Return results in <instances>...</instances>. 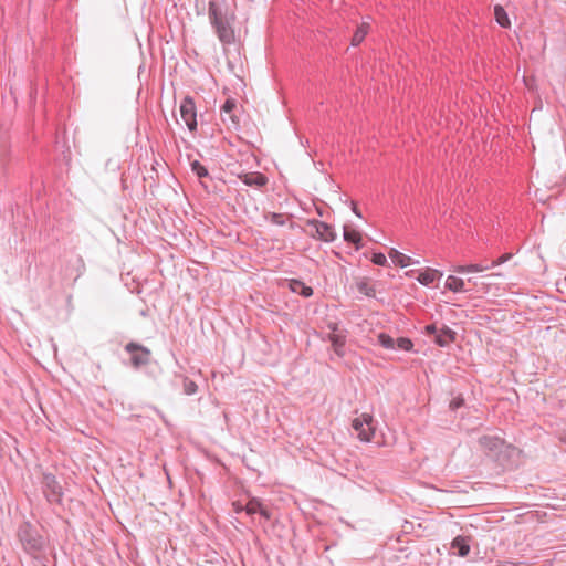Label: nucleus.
<instances>
[{"label":"nucleus","instance_id":"obj_1","mask_svg":"<svg viewBox=\"0 0 566 566\" xmlns=\"http://www.w3.org/2000/svg\"><path fill=\"white\" fill-rule=\"evenodd\" d=\"M208 15L220 42L231 44L234 41V30L232 27L234 15L230 12L228 4L224 1H210Z\"/></svg>","mask_w":566,"mask_h":566},{"label":"nucleus","instance_id":"obj_2","mask_svg":"<svg viewBox=\"0 0 566 566\" xmlns=\"http://www.w3.org/2000/svg\"><path fill=\"white\" fill-rule=\"evenodd\" d=\"M17 537L23 551L31 556H36L44 548L43 537L36 527L28 521H24L19 525Z\"/></svg>","mask_w":566,"mask_h":566},{"label":"nucleus","instance_id":"obj_3","mask_svg":"<svg viewBox=\"0 0 566 566\" xmlns=\"http://www.w3.org/2000/svg\"><path fill=\"white\" fill-rule=\"evenodd\" d=\"M130 355V364L135 369L147 366L150 363L151 352L146 346L136 342H129L124 347Z\"/></svg>","mask_w":566,"mask_h":566},{"label":"nucleus","instance_id":"obj_4","mask_svg":"<svg viewBox=\"0 0 566 566\" xmlns=\"http://www.w3.org/2000/svg\"><path fill=\"white\" fill-rule=\"evenodd\" d=\"M352 427L360 441L369 442L375 433L374 418L369 413H363L352 421Z\"/></svg>","mask_w":566,"mask_h":566},{"label":"nucleus","instance_id":"obj_5","mask_svg":"<svg viewBox=\"0 0 566 566\" xmlns=\"http://www.w3.org/2000/svg\"><path fill=\"white\" fill-rule=\"evenodd\" d=\"M43 493L50 503H61L63 491L55 475L44 473L42 476Z\"/></svg>","mask_w":566,"mask_h":566},{"label":"nucleus","instance_id":"obj_6","mask_svg":"<svg viewBox=\"0 0 566 566\" xmlns=\"http://www.w3.org/2000/svg\"><path fill=\"white\" fill-rule=\"evenodd\" d=\"M180 114L188 129L190 132H196L198 126L197 112L195 101L191 96L187 95L182 98L180 103Z\"/></svg>","mask_w":566,"mask_h":566},{"label":"nucleus","instance_id":"obj_7","mask_svg":"<svg viewBox=\"0 0 566 566\" xmlns=\"http://www.w3.org/2000/svg\"><path fill=\"white\" fill-rule=\"evenodd\" d=\"M307 226L315 231V237L325 242H333L336 239V233L333 227L326 222L313 219L307 222Z\"/></svg>","mask_w":566,"mask_h":566},{"label":"nucleus","instance_id":"obj_8","mask_svg":"<svg viewBox=\"0 0 566 566\" xmlns=\"http://www.w3.org/2000/svg\"><path fill=\"white\" fill-rule=\"evenodd\" d=\"M237 107L234 99H227L221 107V117L223 123H226L229 127L238 128L239 127V118L234 114V109Z\"/></svg>","mask_w":566,"mask_h":566},{"label":"nucleus","instance_id":"obj_9","mask_svg":"<svg viewBox=\"0 0 566 566\" xmlns=\"http://www.w3.org/2000/svg\"><path fill=\"white\" fill-rule=\"evenodd\" d=\"M241 181L250 187H263L268 184V177L261 172H248L240 176Z\"/></svg>","mask_w":566,"mask_h":566},{"label":"nucleus","instance_id":"obj_10","mask_svg":"<svg viewBox=\"0 0 566 566\" xmlns=\"http://www.w3.org/2000/svg\"><path fill=\"white\" fill-rule=\"evenodd\" d=\"M455 332L450 327L443 325V327L436 334L434 343L440 347H447L450 343L454 342Z\"/></svg>","mask_w":566,"mask_h":566},{"label":"nucleus","instance_id":"obj_11","mask_svg":"<svg viewBox=\"0 0 566 566\" xmlns=\"http://www.w3.org/2000/svg\"><path fill=\"white\" fill-rule=\"evenodd\" d=\"M451 548L457 551V555L460 557H465L470 553V544L468 537L457 536L453 538L451 543Z\"/></svg>","mask_w":566,"mask_h":566},{"label":"nucleus","instance_id":"obj_12","mask_svg":"<svg viewBox=\"0 0 566 566\" xmlns=\"http://www.w3.org/2000/svg\"><path fill=\"white\" fill-rule=\"evenodd\" d=\"M481 448L488 451H497L503 446V440L499 437L483 436L479 439Z\"/></svg>","mask_w":566,"mask_h":566},{"label":"nucleus","instance_id":"obj_13","mask_svg":"<svg viewBox=\"0 0 566 566\" xmlns=\"http://www.w3.org/2000/svg\"><path fill=\"white\" fill-rule=\"evenodd\" d=\"M289 287L293 293L302 295L303 297H310L313 295V289L296 279L290 280Z\"/></svg>","mask_w":566,"mask_h":566},{"label":"nucleus","instance_id":"obj_14","mask_svg":"<svg viewBox=\"0 0 566 566\" xmlns=\"http://www.w3.org/2000/svg\"><path fill=\"white\" fill-rule=\"evenodd\" d=\"M327 338L331 342L335 353L338 356H343L344 346L346 344V335L343 333H329Z\"/></svg>","mask_w":566,"mask_h":566},{"label":"nucleus","instance_id":"obj_15","mask_svg":"<svg viewBox=\"0 0 566 566\" xmlns=\"http://www.w3.org/2000/svg\"><path fill=\"white\" fill-rule=\"evenodd\" d=\"M441 276L442 273L440 271L434 269H427L426 271L419 273L417 281L424 286H429Z\"/></svg>","mask_w":566,"mask_h":566},{"label":"nucleus","instance_id":"obj_16","mask_svg":"<svg viewBox=\"0 0 566 566\" xmlns=\"http://www.w3.org/2000/svg\"><path fill=\"white\" fill-rule=\"evenodd\" d=\"M344 240L347 243L354 244L356 250L361 248V235L360 233L350 228L349 226L344 227Z\"/></svg>","mask_w":566,"mask_h":566},{"label":"nucleus","instance_id":"obj_17","mask_svg":"<svg viewBox=\"0 0 566 566\" xmlns=\"http://www.w3.org/2000/svg\"><path fill=\"white\" fill-rule=\"evenodd\" d=\"M389 258L391 259V261L396 265H399L401 268H406V266H408L411 263V258L410 256L399 252L396 249H391L389 251Z\"/></svg>","mask_w":566,"mask_h":566},{"label":"nucleus","instance_id":"obj_18","mask_svg":"<svg viewBox=\"0 0 566 566\" xmlns=\"http://www.w3.org/2000/svg\"><path fill=\"white\" fill-rule=\"evenodd\" d=\"M446 287L454 293L463 292L464 281L460 277L449 275L446 280Z\"/></svg>","mask_w":566,"mask_h":566},{"label":"nucleus","instance_id":"obj_19","mask_svg":"<svg viewBox=\"0 0 566 566\" xmlns=\"http://www.w3.org/2000/svg\"><path fill=\"white\" fill-rule=\"evenodd\" d=\"M357 291L365 296L374 297L376 295L375 287L369 283L368 279H361L356 283Z\"/></svg>","mask_w":566,"mask_h":566},{"label":"nucleus","instance_id":"obj_20","mask_svg":"<svg viewBox=\"0 0 566 566\" xmlns=\"http://www.w3.org/2000/svg\"><path fill=\"white\" fill-rule=\"evenodd\" d=\"M494 17H495L496 22L502 28H509L511 25L509 15H507L506 11L501 6H495Z\"/></svg>","mask_w":566,"mask_h":566},{"label":"nucleus","instance_id":"obj_21","mask_svg":"<svg viewBox=\"0 0 566 566\" xmlns=\"http://www.w3.org/2000/svg\"><path fill=\"white\" fill-rule=\"evenodd\" d=\"M369 25L367 23H361L355 31L353 38H352V45L357 46L359 45L363 40L365 39L367 32H368Z\"/></svg>","mask_w":566,"mask_h":566},{"label":"nucleus","instance_id":"obj_22","mask_svg":"<svg viewBox=\"0 0 566 566\" xmlns=\"http://www.w3.org/2000/svg\"><path fill=\"white\" fill-rule=\"evenodd\" d=\"M491 269L489 264L482 265V264H469V265H458L454 268V272L458 273H468V272H483L485 270Z\"/></svg>","mask_w":566,"mask_h":566},{"label":"nucleus","instance_id":"obj_23","mask_svg":"<svg viewBox=\"0 0 566 566\" xmlns=\"http://www.w3.org/2000/svg\"><path fill=\"white\" fill-rule=\"evenodd\" d=\"M378 344L386 349H396V340L386 333H380L378 335Z\"/></svg>","mask_w":566,"mask_h":566},{"label":"nucleus","instance_id":"obj_24","mask_svg":"<svg viewBox=\"0 0 566 566\" xmlns=\"http://www.w3.org/2000/svg\"><path fill=\"white\" fill-rule=\"evenodd\" d=\"M190 167L191 171L196 174L199 178L209 177L208 169L200 161H191Z\"/></svg>","mask_w":566,"mask_h":566},{"label":"nucleus","instance_id":"obj_25","mask_svg":"<svg viewBox=\"0 0 566 566\" xmlns=\"http://www.w3.org/2000/svg\"><path fill=\"white\" fill-rule=\"evenodd\" d=\"M262 506L263 505L260 502V500L254 497L247 503V505L244 506V511L247 512L248 515H253L255 513H259Z\"/></svg>","mask_w":566,"mask_h":566},{"label":"nucleus","instance_id":"obj_26","mask_svg":"<svg viewBox=\"0 0 566 566\" xmlns=\"http://www.w3.org/2000/svg\"><path fill=\"white\" fill-rule=\"evenodd\" d=\"M182 388L184 392L188 396L195 395L198 390L197 384L188 377L184 378Z\"/></svg>","mask_w":566,"mask_h":566},{"label":"nucleus","instance_id":"obj_27","mask_svg":"<svg viewBox=\"0 0 566 566\" xmlns=\"http://www.w3.org/2000/svg\"><path fill=\"white\" fill-rule=\"evenodd\" d=\"M395 340H396V348H398V349H401L405 352H410L413 347V343L411 342L410 338L399 337Z\"/></svg>","mask_w":566,"mask_h":566},{"label":"nucleus","instance_id":"obj_28","mask_svg":"<svg viewBox=\"0 0 566 566\" xmlns=\"http://www.w3.org/2000/svg\"><path fill=\"white\" fill-rule=\"evenodd\" d=\"M268 218L271 221V223H273V224H276V226L285 224V218L282 213L271 212Z\"/></svg>","mask_w":566,"mask_h":566},{"label":"nucleus","instance_id":"obj_29","mask_svg":"<svg viewBox=\"0 0 566 566\" xmlns=\"http://www.w3.org/2000/svg\"><path fill=\"white\" fill-rule=\"evenodd\" d=\"M371 262L376 265L385 266L387 264V258L381 252L374 253L373 258H371Z\"/></svg>","mask_w":566,"mask_h":566},{"label":"nucleus","instance_id":"obj_30","mask_svg":"<svg viewBox=\"0 0 566 566\" xmlns=\"http://www.w3.org/2000/svg\"><path fill=\"white\" fill-rule=\"evenodd\" d=\"M75 263H76V277H75V280H76L77 277H80L84 273V271H85V263H84V260H83L82 256H77Z\"/></svg>","mask_w":566,"mask_h":566},{"label":"nucleus","instance_id":"obj_31","mask_svg":"<svg viewBox=\"0 0 566 566\" xmlns=\"http://www.w3.org/2000/svg\"><path fill=\"white\" fill-rule=\"evenodd\" d=\"M463 405H464V399L461 396H458L450 401L449 407L451 410H457V409L461 408Z\"/></svg>","mask_w":566,"mask_h":566},{"label":"nucleus","instance_id":"obj_32","mask_svg":"<svg viewBox=\"0 0 566 566\" xmlns=\"http://www.w3.org/2000/svg\"><path fill=\"white\" fill-rule=\"evenodd\" d=\"M511 256H512V254H510V253L504 254V255L500 256L497 260L492 261L491 264H489V266L493 268V266L500 265V264L506 262Z\"/></svg>","mask_w":566,"mask_h":566},{"label":"nucleus","instance_id":"obj_33","mask_svg":"<svg viewBox=\"0 0 566 566\" xmlns=\"http://www.w3.org/2000/svg\"><path fill=\"white\" fill-rule=\"evenodd\" d=\"M8 147L4 142L0 140V163L8 156Z\"/></svg>","mask_w":566,"mask_h":566},{"label":"nucleus","instance_id":"obj_34","mask_svg":"<svg viewBox=\"0 0 566 566\" xmlns=\"http://www.w3.org/2000/svg\"><path fill=\"white\" fill-rule=\"evenodd\" d=\"M424 333L427 335H434L438 333V328L436 326V324H429L427 326H424Z\"/></svg>","mask_w":566,"mask_h":566},{"label":"nucleus","instance_id":"obj_35","mask_svg":"<svg viewBox=\"0 0 566 566\" xmlns=\"http://www.w3.org/2000/svg\"><path fill=\"white\" fill-rule=\"evenodd\" d=\"M259 514L261 516H263L265 520H270L271 518L270 511L266 507H264V506L261 507V511H259Z\"/></svg>","mask_w":566,"mask_h":566},{"label":"nucleus","instance_id":"obj_36","mask_svg":"<svg viewBox=\"0 0 566 566\" xmlns=\"http://www.w3.org/2000/svg\"><path fill=\"white\" fill-rule=\"evenodd\" d=\"M352 210H353V212H354L357 217L361 218V213H360V211H359V209L357 208V205H356L355 202H352Z\"/></svg>","mask_w":566,"mask_h":566},{"label":"nucleus","instance_id":"obj_37","mask_svg":"<svg viewBox=\"0 0 566 566\" xmlns=\"http://www.w3.org/2000/svg\"><path fill=\"white\" fill-rule=\"evenodd\" d=\"M328 327L332 329V333H337L338 327L336 323L328 324Z\"/></svg>","mask_w":566,"mask_h":566}]
</instances>
